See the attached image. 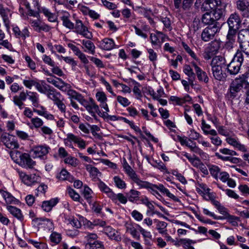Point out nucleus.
Returning a JSON list of instances; mask_svg holds the SVG:
<instances>
[{"mask_svg": "<svg viewBox=\"0 0 249 249\" xmlns=\"http://www.w3.org/2000/svg\"><path fill=\"white\" fill-rule=\"evenodd\" d=\"M67 192L74 201H79L80 195L70 187L67 188Z\"/></svg>", "mask_w": 249, "mask_h": 249, "instance_id": "49", "label": "nucleus"}, {"mask_svg": "<svg viewBox=\"0 0 249 249\" xmlns=\"http://www.w3.org/2000/svg\"><path fill=\"white\" fill-rule=\"evenodd\" d=\"M74 31L76 33L82 35L88 39L92 38V35L91 33L88 30V28L84 25L81 20L76 19L75 20V24H74Z\"/></svg>", "mask_w": 249, "mask_h": 249, "instance_id": "8", "label": "nucleus"}, {"mask_svg": "<svg viewBox=\"0 0 249 249\" xmlns=\"http://www.w3.org/2000/svg\"><path fill=\"white\" fill-rule=\"evenodd\" d=\"M110 198L114 203H117V200H118L122 204H125L127 201L128 197L127 196H124V194L122 193L115 194L113 192Z\"/></svg>", "mask_w": 249, "mask_h": 249, "instance_id": "30", "label": "nucleus"}, {"mask_svg": "<svg viewBox=\"0 0 249 249\" xmlns=\"http://www.w3.org/2000/svg\"><path fill=\"white\" fill-rule=\"evenodd\" d=\"M104 232L112 240H114L118 242L121 240L120 233L110 226L105 227L104 229Z\"/></svg>", "mask_w": 249, "mask_h": 249, "instance_id": "15", "label": "nucleus"}, {"mask_svg": "<svg viewBox=\"0 0 249 249\" xmlns=\"http://www.w3.org/2000/svg\"><path fill=\"white\" fill-rule=\"evenodd\" d=\"M98 186L102 192L106 193L107 196L110 198V196H112L113 192L100 179H99V182L98 183Z\"/></svg>", "mask_w": 249, "mask_h": 249, "instance_id": "34", "label": "nucleus"}, {"mask_svg": "<svg viewBox=\"0 0 249 249\" xmlns=\"http://www.w3.org/2000/svg\"><path fill=\"white\" fill-rule=\"evenodd\" d=\"M68 86H66V90H62L64 92H67L68 95L69 96L70 100H73L75 99V97L77 93L75 90L71 89V86L70 84H67Z\"/></svg>", "mask_w": 249, "mask_h": 249, "instance_id": "53", "label": "nucleus"}, {"mask_svg": "<svg viewBox=\"0 0 249 249\" xmlns=\"http://www.w3.org/2000/svg\"><path fill=\"white\" fill-rule=\"evenodd\" d=\"M227 5L224 0H205L201 8L204 11L213 10V16L219 19L225 16Z\"/></svg>", "mask_w": 249, "mask_h": 249, "instance_id": "1", "label": "nucleus"}, {"mask_svg": "<svg viewBox=\"0 0 249 249\" xmlns=\"http://www.w3.org/2000/svg\"><path fill=\"white\" fill-rule=\"evenodd\" d=\"M82 44L90 53L92 54H94L95 53V46L92 41L89 40H83Z\"/></svg>", "mask_w": 249, "mask_h": 249, "instance_id": "37", "label": "nucleus"}, {"mask_svg": "<svg viewBox=\"0 0 249 249\" xmlns=\"http://www.w3.org/2000/svg\"><path fill=\"white\" fill-rule=\"evenodd\" d=\"M30 242L38 249H47V245L45 243L38 242L33 240H30Z\"/></svg>", "mask_w": 249, "mask_h": 249, "instance_id": "61", "label": "nucleus"}, {"mask_svg": "<svg viewBox=\"0 0 249 249\" xmlns=\"http://www.w3.org/2000/svg\"><path fill=\"white\" fill-rule=\"evenodd\" d=\"M183 71L184 73L189 77V82L192 85H193V81L195 79L196 74L193 72V69L191 66L188 65H185L183 68Z\"/></svg>", "mask_w": 249, "mask_h": 249, "instance_id": "31", "label": "nucleus"}, {"mask_svg": "<svg viewBox=\"0 0 249 249\" xmlns=\"http://www.w3.org/2000/svg\"><path fill=\"white\" fill-rule=\"evenodd\" d=\"M212 12L213 11L210 12H206L202 16V23L204 24L208 25V26L210 25H211L215 23H219L217 21L218 19H216L213 16Z\"/></svg>", "mask_w": 249, "mask_h": 249, "instance_id": "17", "label": "nucleus"}, {"mask_svg": "<svg viewBox=\"0 0 249 249\" xmlns=\"http://www.w3.org/2000/svg\"><path fill=\"white\" fill-rule=\"evenodd\" d=\"M189 161L192 163V164L196 167H201V166H204L200 160L196 157H192L187 153H185L184 155Z\"/></svg>", "mask_w": 249, "mask_h": 249, "instance_id": "35", "label": "nucleus"}, {"mask_svg": "<svg viewBox=\"0 0 249 249\" xmlns=\"http://www.w3.org/2000/svg\"><path fill=\"white\" fill-rule=\"evenodd\" d=\"M65 222L67 223V224H70L73 227L77 229L80 228L81 226L80 221L77 218H75L73 216L66 217L65 218Z\"/></svg>", "mask_w": 249, "mask_h": 249, "instance_id": "40", "label": "nucleus"}, {"mask_svg": "<svg viewBox=\"0 0 249 249\" xmlns=\"http://www.w3.org/2000/svg\"><path fill=\"white\" fill-rule=\"evenodd\" d=\"M211 65L212 68H225V60L221 56H216L211 61Z\"/></svg>", "mask_w": 249, "mask_h": 249, "instance_id": "19", "label": "nucleus"}, {"mask_svg": "<svg viewBox=\"0 0 249 249\" xmlns=\"http://www.w3.org/2000/svg\"><path fill=\"white\" fill-rule=\"evenodd\" d=\"M100 45L102 49L109 51L114 48L115 43L112 39L106 38L100 42Z\"/></svg>", "mask_w": 249, "mask_h": 249, "instance_id": "21", "label": "nucleus"}, {"mask_svg": "<svg viewBox=\"0 0 249 249\" xmlns=\"http://www.w3.org/2000/svg\"><path fill=\"white\" fill-rule=\"evenodd\" d=\"M221 29L219 23H215L206 27L203 30L201 37L202 40L208 42L213 39L215 35L218 33Z\"/></svg>", "mask_w": 249, "mask_h": 249, "instance_id": "5", "label": "nucleus"}, {"mask_svg": "<svg viewBox=\"0 0 249 249\" xmlns=\"http://www.w3.org/2000/svg\"><path fill=\"white\" fill-rule=\"evenodd\" d=\"M178 242V244L183 245L185 249L190 247L191 244L195 243L194 241L189 239H180Z\"/></svg>", "mask_w": 249, "mask_h": 249, "instance_id": "58", "label": "nucleus"}, {"mask_svg": "<svg viewBox=\"0 0 249 249\" xmlns=\"http://www.w3.org/2000/svg\"><path fill=\"white\" fill-rule=\"evenodd\" d=\"M57 178L61 180H68L70 182L74 181L73 177L65 169L61 171L59 174L57 176Z\"/></svg>", "mask_w": 249, "mask_h": 249, "instance_id": "33", "label": "nucleus"}, {"mask_svg": "<svg viewBox=\"0 0 249 249\" xmlns=\"http://www.w3.org/2000/svg\"><path fill=\"white\" fill-rule=\"evenodd\" d=\"M123 167L125 172L131 179L137 174L125 159L124 160L123 162Z\"/></svg>", "mask_w": 249, "mask_h": 249, "instance_id": "42", "label": "nucleus"}, {"mask_svg": "<svg viewBox=\"0 0 249 249\" xmlns=\"http://www.w3.org/2000/svg\"><path fill=\"white\" fill-rule=\"evenodd\" d=\"M236 34L237 33H234L232 35L231 34V32H228L227 38L228 41L226 43V46L227 47L231 48H233V45L235 42V37Z\"/></svg>", "mask_w": 249, "mask_h": 249, "instance_id": "48", "label": "nucleus"}, {"mask_svg": "<svg viewBox=\"0 0 249 249\" xmlns=\"http://www.w3.org/2000/svg\"><path fill=\"white\" fill-rule=\"evenodd\" d=\"M46 94L49 99L52 100L53 101L54 104L61 99V94L59 92H57L56 89L53 88L51 89L50 88Z\"/></svg>", "mask_w": 249, "mask_h": 249, "instance_id": "24", "label": "nucleus"}, {"mask_svg": "<svg viewBox=\"0 0 249 249\" xmlns=\"http://www.w3.org/2000/svg\"><path fill=\"white\" fill-rule=\"evenodd\" d=\"M225 68H212L213 74L214 78L218 81H224L227 77L226 73L223 71V69Z\"/></svg>", "mask_w": 249, "mask_h": 249, "instance_id": "20", "label": "nucleus"}, {"mask_svg": "<svg viewBox=\"0 0 249 249\" xmlns=\"http://www.w3.org/2000/svg\"><path fill=\"white\" fill-rule=\"evenodd\" d=\"M50 150V147L46 145H39L34 146L32 148V151L33 152L35 157L43 159Z\"/></svg>", "mask_w": 249, "mask_h": 249, "instance_id": "10", "label": "nucleus"}, {"mask_svg": "<svg viewBox=\"0 0 249 249\" xmlns=\"http://www.w3.org/2000/svg\"><path fill=\"white\" fill-rule=\"evenodd\" d=\"M42 58L43 62L48 65L52 67H54L55 66V62L51 59L50 56H48L46 54H44L43 55Z\"/></svg>", "mask_w": 249, "mask_h": 249, "instance_id": "63", "label": "nucleus"}, {"mask_svg": "<svg viewBox=\"0 0 249 249\" xmlns=\"http://www.w3.org/2000/svg\"><path fill=\"white\" fill-rule=\"evenodd\" d=\"M154 189H157L161 193L166 194V195L169 198L172 199L175 201H178L179 199L173 194H171L170 191L166 188L162 184H160L159 185H156V187H154Z\"/></svg>", "mask_w": 249, "mask_h": 249, "instance_id": "26", "label": "nucleus"}, {"mask_svg": "<svg viewBox=\"0 0 249 249\" xmlns=\"http://www.w3.org/2000/svg\"><path fill=\"white\" fill-rule=\"evenodd\" d=\"M237 42L241 53L249 56V30L242 29L238 33Z\"/></svg>", "mask_w": 249, "mask_h": 249, "instance_id": "3", "label": "nucleus"}, {"mask_svg": "<svg viewBox=\"0 0 249 249\" xmlns=\"http://www.w3.org/2000/svg\"><path fill=\"white\" fill-rule=\"evenodd\" d=\"M4 145L6 147L14 149L18 148L19 144L15 137L7 133H3L0 136V144Z\"/></svg>", "mask_w": 249, "mask_h": 249, "instance_id": "7", "label": "nucleus"}, {"mask_svg": "<svg viewBox=\"0 0 249 249\" xmlns=\"http://www.w3.org/2000/svg\"><path fill=\"white\" fill-rule=\"evenodd\" d=\"M28 99L32 102V105L35 107L39 106V99L37 93L36 92L29 91L27 92Z\"/></svg>", "mask_w": 249, "mask_h": 249, "instance_id": "39", "label": "nucleus"}, {"mask_svg": "<svg viewBox=\"0 0 249 249\" xmlns=\"http://www.w3.org/2000/svg\"><path fill=\"white\" fill-rule=\"evenodd\" d=\"M35 87L39 92L44 94L46 93L50 88V86L47 85L43 81H42L41 83L36 81Z\"/></svg>", "mask_w": 249, "mask_h": 249, "instance_id": "41", "label": "nucleus"}, {"mask_svg": "<svg viewBox=\"0 0 249 249\" xmlns=\"http://www.w3.org/2000/svg\"><path fill=\"white\" fill-rule=\"evenodd\" d=\"M201 124V128L205 135L209 134L211 135H215L216 134V131L214 129H212L209 131L208 130V129L211 128V126L209 124H206L205 121L204 120H202Z\"/></svg>", "mask_w": 249, "mask_h": 249, "instance_id": "43", "label": "nucleus"}, {"mask_svg": "<svg viewBox=\"0 0 249 249\" xmlns=\"http://www.w3.org/2000/svg\"><path fill=\"white\" fill-rule=\"evenodd\" d=\"M14 34L17 38H21L23 39L30 36V33L27 27L24 28L21 31L17 26L14 27L12 29Z\"/></svg>", "mask_w": 249, "mask_h": 249, "instance_id": "16", "label": "nucleus"}, {"mask_svg": "<svg viewBox=\"0 0 249 249\" xmlns=\"http://www.w3.org/2000/svg\"><path fill=\"white\" fill-rule=\"evenodd\" d=\"M126 230L127 232H129L133 238L136 239H139L140 235L135 227V225L131 223H126L125 224Z\"/></svg>", "mask_w": 249, "mask_h": 249, "instance_id": "28", "label": "nucleus"}, {"mask_svg": "<svg viewBox=\"0 0 249 249\" xmlns=\"http://www.w3.org/2000/svg\"><path fill=\"white\" fill-rule=\"evenodd\" d=\"M219 212L222 214L225 215H228V218L229 219L231 220H238L239 218L237 217H236L235 216L231 215L228 214L227 212V209L223 207V206L220 205L217 209Z\"/></svg>", "mask_w": 249, "mask_h": 249, "instance_id": "57", "label": "nucleus"}, {"mask_svg": "<svg viewBox=\"0 0 249 249\" xmlns=\"http://www.w3.org/2000/svg\"><path fill=\"white\" fill-rule=\"evenodd\" d=\"M61 20L63 21V25L65 27L71 30L74 29V24L71 21L68 16L66 15L62 16L61 17Z\"/></svg>", "mask_w": 249, "mask_h": 249, "instance_id": "50", "label": "nucleus"}, {"mask_svg": "<svg viewBox=\"0 0 249 249\" xmlns=\"http://www.w3.org/2000/svg\"><path fill=\"white\" fill-rule=\"evenodd\" d=\"M47 81L48 83L52 84L55 87L59 89L61 91L66 90V86H68L67 84L63 81L61 78L54 77H49L47 78Z\"/></svg>", "mask_w": 249, "mask_h": 249, "instance_id": "13", "label": "nucleus"}, {"mask_svg": "<svg viewBox=\"0 0 249 249\" xmlns=\"http://www.w3.org/2000/svg\"><path fill=\"white\" fill-rule=\"evenodd\" d=\"M196 73L198 80L200 82H203L205 83H208L209 78L204 71H202L199 67H196Z\"/></svg>", "mask_w": 249, "mask_h": 249, "instance_id": "27", "label": "nucleus"}, {"mask_svg": "<svg viewBox=\"0 0 249 249\" xmlns=\"http://www.w3.org/2000/svg\"><path fill=\"white\" fill-rule=\"evenodd\" d=\"M88 125L90 127L91 132L93 136L96 138V139H98L99 140H101L102 138V136L97 133V132L99 131L100 130V129L99 127H98L96 125H90L88 124Z\"/></svg>", "mask_w": 249, "mask_h": 249, "instance_id": "51", "label": "nucleus"}, {"mask_svg": "<svg viewBox=\"0 0 249 249\" xmlns=\"http://www.w3.org/2000/svg\"><path fill=\"white\" fill-rule=\"evenodd\" d=\"M227 143L229 144L234 146L237 148L240 151L245 152L247 151V149L244 145L241 144L239 141L231 137H227L226 139Z\"/></svg>", "mask_w": 249, "mask_h": 249, "instance_id": "23", "label": "nucleus"}, {"mask_svg": "<svg viewBox=\"0 0 249 249\" xmlns=\"http://www.w3.org/2000/svg\"><path fill=\"white\" fill-rule=\"evenodd\" d=\"M31 121L36 128H39L43 124V121L38 117L32 118Z\"/></svg>", "mask_w": 249, "mask_h": 249, "instance_id": "64", "label": "nucleus"}, {"mask_svg": "<svg viewBox=\"0 0 249 249\" xmlns=\"http://www.w3.org/2000/svg\"><path fill=\"white\" fill-rule=\"evenodd\" d=\"M0 193L5 199L6 203L11 204L15 201V198L8 192L0 190Z\"/></svg>", "mask_w": 249, "mask_h": 249, "instance_id": "47", "label": "nucleus"}, {"mask_svg": "<svg viewBox=\"0 0 249 249\" xmlns=\"http://www.w3.org/2000/svg\"><path fill=\"white\" fill-rule=\"evenodd\" d=\"M92 193V190L88 186H85L83 192V195L84 196V198L88 201V202H90L91 200V193Z\"/></svg>", "mask_w": 249, "mask_h": 249, "instance_id": "55", "label": "nucleus"}, {"mask_svg": "<svg viewBox=\"0 0 249 249\" xmlns=\"http://www.w3.org/2000/svg\"><path fill=\"white\" fill-rule=\"evenodd\" d=\"M182 46L185 51L194 59L197 60V57L195 53L191 49L188 45L184 42H182Z\"/></svg>", "mask_w": 249, "mask_h": 249, "instance_id": "60", "label": "nucleus"}, {"mask_svg": "<svg viewBox=\"0 0 249 249\" xmlns=\"http://www.w3.org/2000/svg\"><path fill=\"white\" fill-rule=\"evenodd\" d=\"M114 181L116 186L120 189H124L126 187V184L124 180H123L118 176H115L113 178Z\"/></svg>", "mask_w": 249, "mask_h": 249, "instance_id": "54", "label": "nucleus"}, {"mask_svg": "<svg viewBox=\"0 0 249 249\" xmlns=\"http://www.w3.org/2000/svg\"><path fill=\"white\" fill-rule=\"evenodd\" d=\"M243 61V54L241 53V52L237 51L231 61L227 66V69L228 72L231 75L237 74L240 70Z\"/></svg>", "mask_w": 249, "mask_h": 249, "instance_id": "4", "label": "nucleus"}, {"mask_svg": "<svg viewBox=\"0 0 249 249\" xmlns=\"http://www.w3.org/2000/svg\"><path fill=\"white\" fill-rule=\"evenodd\" d=\"M86 170L90 173L92 178H95L98 174H101L98 169L92 166L91 165L87 164L86 165Z\"/></svg>", "mask_w": 249, "mask_h": 249, "instance_id": "45", "label": "nucleus"}, {"mask_svg": "<svg viewBox=\"0 0 249 249\" xmlns=\"http://www.w3.org/2000/svg\"><path fill=\"white\" fill-rule=\"evenodd\" d=\"M58 202V199L57 198H52L50 200L44 201L42 202L41 207L44 211L49 212Z\"/></svg>", "mask_w": 249, "mask_h": 249, "instance_id": "22", "label": "nucleus"}, {"mask_svg": "<svg viewBox=\"0 0 249 249\" xmlns=\"http://www.w3.org/2000/svg\"><path fill=\"white\" fill-rule=\"evenodd\" d=\"M246 87V81L243 80H235L231 83L229 88V96L231 98L233 99L237 96V94L244 87Z\"/></svg>", "mask_w": 249, "mask_h": 249, "instance_id": "9", "label": "nucleus"}, {"mask_svg": "<svg viewBox=\"0 0 249 249\" xmlns=\"http://www.w3.org/2000/svg\"><path fill=\"white\" fill-rule=\"evenodd\" d=\"M220 44L221 42L219 40L215 39L209 43L207 48L212 52V53L216 54L220 48Z\"/></svg>", "mask_w": 249, "mask_h": 249, "instance_id": "38", "label": "nucleus"}, {"mask_svg": "<svg viewBox=\"0 0 249 249\" xmlns=\"http://www.w3.org/2000/svg\"><path fill=\"white\" fill-rule=\"evenodd\" d=\"M18 172L22 181L28 186L36 182L38 179V176L36 174L28 175L22 171H18Z\"/></svg>", "mask_w": 249, "mask_h": 249, "instance_id": "11", "label": "nucleus"}, {"mask_svg": "<svg viewBox=\"0 0 249 249\" xmlns=\"http://www.w3.org/2000/svg\"><path fill=\"white\" fill-rule=\"evenodd\" d=\"M117 101L123 107H127L130 104V102L125 97L121 96L117 97Z\"/></svg>", "mask_w": 249, "mask_h": 249, "instance_id": "62", "label": "nucleus"}, {"mask_svg": "<svg viewBox=\"0 0 249 249\" xmlns=\"http://www.w3.org/2000/svg\"><path fill=\"white\" fill-rule=\"evenodd\" d=\"M50 240L55 244H58L62 239L61 235L55 231L53 232L50 237Z\"/></svg>", "mask_w": 249, "mask_h": 249, "instance_id": "52", "label": "nucleus"}, {"mask_svg": "<svg viewBox=\"0 0 249 249\" xmlns=\"http://www.w3.org/2000/svg\"><path fill=\"white\" fill-rule=\"evenodd\" d=\"M97 237V234L94 233L86 232L85 238L87 241V247H88L92 245L94 241H96Z\"/></svg>", "mask_w": 249, "mask_h": 249, "instance_id": "44", "label": "nucleus"}, {"mask_svg": "<svg viewBox=\"0 0 249 249\" xmlns=\"http://www.w3.org/2000/svg\"><path fill=\"white\" fill-rule=\"evenodd\" d=\"M140 195L141 193L139 191L134 189L130 190L128 193H126L128 200L132 202L138 200Z\"/></svg>", "mask_w": 249, "mask_h": 249, "instance_id": "36", "label": "nucleus"}, {"mask_svg": "<svg viewBox=\"0 0 249 249\" xmlns=\"http://www.w3.org/2000/svg\"><path fill=\"white\" fill-rule=\"evenodd\" d=\"M39 12L43 13L50 22H54L57 21V16L55 14L52 13L48 8L44 7H41L39 9Z\"/></svg>", "mask_w": 249, "mask_h": 249, "instance_id": "25", "label": "nucleus"}, {"mask_svg": "<svg viewBox=\"0 0 249 249\" xmlns=\"http://www.w3.org/2000/svg\"><path fill=\"white\" fill-rule=\"evenodd\" d=\"M154 222L156 223V228L159 232L162 235L166 234V232H167L166 229L168 225L167 223L164 221H160L158 219H155Z\"/></svg>", "mask_w": 249, "mask_h": 249, "instance_id": "32", "label": "nucleus"}, {"mask_svg": "<svg viewBox=\"0 0 249 249\" xmlns=\"http://www.w3.org/2000/svg\"><path fill=\"white\" fill-rule=\"evenodd\" d=\"M211 175L216 180L218 178V175L221 172L220 168L216 165H211L209 167Z\"/></svg>", "mask_w": 249, "mask_h": 249, "instance_id": "46", "label": "nucleus"}, {"mask_svg": "<svg viewBox=\"0 0 249 249\" xmlns=\"http://www.w3.org/2000/svg\"><path fill=\"white\" fill-rule=\"evenodd\" d=\"M10 156L15 162L26 169H33L36 164L28 153L15 151L10 152Z\"/></svg>", "mask_w": 249, "mask_h": 249, "instance_id": "2", "label": "nucleus"}, {"mask_svg": "<svg viewBox=\"0 0 249 249\" xmlns=\"http://www.w3.org/2000/svg\"><path fill=\"white\" fill-rule=\"evenodd\" d=\"M7 209L15 217L20 221L23 220V216L21 213V210L16 207L12 206H8Z\"/></svg>", "mask_w": 249, "mask_h": 249, "instance_id": "29", "label": "nucleus"}, {"mask_svg": "<svg viewBox=\"0 0 249 249\" xmlns=\"http://www.w3.org/2000/svg\"><path fill=\"white\" fill-rule=\"evenodd\" d=\"M67 140L70 142H73L78 144L79 148L84 149L86 147L85 142L81 138L76 136L73 134L68 133L67 135Z\"/></svg>", "mask_w": 249, "mask_h": 249, "instance_id": "18", "label": "nucleus"}, {"mask_svg": "<svg viewBox=\"0 0 249 249\" xmlns=\"http://www.w3.org/2000/svg\"><path fill=\"white\" fill-rule=\"evenodd\" d=\"M131 179L139 186V188H145L153 189L154 187H156V184H152L148 181H143L140 179L138 176L136 174Z\"/></svg>", "mask_w": 249, "mask_h": 249, "instance_id": "14", "label": "nucleus"}, {"mask_svg": "<svg viewBox=\"0 0 249 249\" xmlns=\"http://www.w3.org/2000/svg\"><path fill=\"white\" fill-rule=\"evenodd\" d=\"M237 9L243 17L249 18V2L245 0H237L236 2Z\"/></svg>", "mask_w": 249, "mask_h": 249, "instance_id": "12", "label": "nucleus"}, {"mask_svg": "<svg viewBox=\"0 0 249 249\" xmlns=\"http://www.w3.org/2000/svg\"><path fill=\"white\" fill-rule=\"evenodd\" d=\"M227 23L229 26L228 32H231L232 35L237 33L241 24L239 15L236 13L231 14L227 20Z\"/></svg>", "mask_w": 249, "mask_h": 249, "instance_id": "6", "label": "nucleus"}, {"mask_svg": "<svg viewBox=\"0 0 249 249\" xmlns=\"http://www.w3.org/2000/svg\"><path fill=\"white\" fill-rule=\"evenodd\" d=\"M217 133L215 135H212L211 137H210V139L211 141V142L216 146H220L222 144V140L221 139L217 136Z\"/></svg>", "mask_w": 249, "mask_h": 249, "instance_id": "59", "label": "nucleus"}, {"mask_svg": "<svg viewBox=\"0 0 249 249\" xmlns=\"http://www.w3.org/2000/svg\"><path fill=\"white\" fill-rule=\"evenodd\" d=\"M136 226H137L139 228V231L141 234L142 235L143 237L145 238V241L146 242L148 239H151L152 238V235L151 234L150 231H147L145 230L144 229L142 228L140 225L136 224Z\"/></svg>", "mask_w": 249, "mask_h": 249, "instance_id": "56", "label": "nucleus"}]
</instances>
